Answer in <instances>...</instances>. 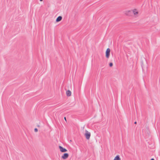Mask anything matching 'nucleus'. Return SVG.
Here are the masks:
<instances>
[{
	"label": "nucleus",
	"mask_w": 160,
	"mask_h": 160,
	"mask_svg": "<svg viewBox=\"0 0 160 160\" xmlns=\"http://www.w3.org/2000/svg\"><path fill=\"white\" fill-rule=\"evenodd\" d=\"M85 136L87 139H89L91 136V133L90 132L86 130L85 131Z\"/></svg>",
	"instance_id": "nucleus-1"
},
{
	"label": "nucleus",
	"mask_w": 160,
	"mask_h": 160,
	"mask_svg": "<svg viewBox=\"0 0 160 160\" xmlns=\"http://www.w3.org/2000/svg\"><path fill=\"white\" fill-rule=\"evenodd\" d=\"M110 51V49L109 48H108L106 51V57L107 58H108L109 57Z\"/></svg>",
	"instance_id": "nucleus-2"
},
{
	"label": "nucleus",
	"mask_w": 160,
	"mask_h": 160,
	"mask_svg": "<svg viewBox=\"0 0 160 160\" xmlns=\"http://www.w3.org/2000/svg\"><path fill=\"white\" fill-rule=\"evenodd\" d=\"M59 148L60 149V151L62 152H65L67 151V150L65 148H63L62 147L59 146Z\"/></svg>",
	"instance_id": "nucleus-3"
},
{
	"label": "nucleus",
	"mask_w": 160,
	"mask_h": 160,
	"mask_svg": "<svg viewBox=\"0 0 160 160\" xmlns=\"http://www.w3.org/2000/svg\"><path fill=\"white\" fill-rule=\"evenodd\" d=\"M69 156V155L68 153H65L62 157V158L63 159H66Z\"/></svg>",
	"instance_id": "nucleus-4"
},
{
	"label": "nucleus",
	"mask_w": 160,
	"mask_h": 160,
	"mask_svg": "<svg viewBox=\"0 0 160 160\" xmlns=\"http://www.w3.org/2000/svg\"><path fill=\"white\" fill-rule=\"evenodd\" d=\"M132 12L130 10H128V11H126L125 12V14L128 16H130Z\"/></svg>",
	"instance_id": "nucleus-5"
},
{
	"label": "nucleus",
	"mask_w": 160,
	"mask_h": 160,
	"mask_svg": "<svg viewBox=\"0 0 160 160\" xmlns=\"http://www.w3.org/2000/svg\"><path fill=\"white\" fill-rule=\"evenodd\" d=\"M62 16H58L56 19V22H59L62 19Z\"/></svg>",
	"instance_id": "nucleus-6"
},
{
	"label": "nucleus",
	"mask_w": 160,
	"mask_h": 160,
	"mask_svg": "<svg viewBox=\"0 0 160 160\" xmlns=\"http://www.w3.org/2000/svg\"><path fill=\"white\" fill-rule=\"evenodd\" d=\"M66 95L67 96L69 97L71 95V92L70 91L68 90L66 92Z\"/></svg>",
	"instance_id": "nucleus-7"
},
{
	"label": "nucleus",
	"mask_w": 160,
	"mask_h": 160,
	"mask_svg": "<svg viewBox=\"0 0 160 160\" xmlns=\"http://www.w3.org/2000/svg\"><path fill=\"white\" fill-rule=\"evenodd\" d=\"M114 160H121V158H120L119 156L118 155L114 158Z\"/></svg>",
	"instance_id": "nucleus-8"
},
{
	"label": "nucleus",
	"mask_w": 160,
	"mask_h": 160,
	"mask_svg": "<svg viewBox=\"0 0 160 160\" xmlns=\"http://www.w3.org/2000/svg\"><path fill=\"white\" fill-rule=\"evenodd\" d=\"M132 12L134 15H135L138 13V12L137 11V10L136 9H134L133 10Z\"/></svg>",
	"instance_id": "nucleus-9"
},
{
	"label": "nucleus",
	"mask_w": 160,
	"mask_h": 160,
	"mask_svg": "<svg viewBox=\"0 0 160 160\" xmlns=\"http://www.w3.org/2000/svg\"><path fill=\"white\" fill-rule=\"evenodd\" d=\"M109 65L110 67H111L113 66V63L112 62H110L109 64Z\"/></svg>",
	"instance_id": "nucleus-10"
},
{
	"label": "nucleus",
	"mask_w": 160,
	"mask_h": 160,
	"mask_svg": "<svg viewBox=\"0 0 160 160\" xmlns=\"http://www.w3.org/2000/svg\"><path fill=\"white\" fill-rule=\"evenodd\" d=\"M38 131V129L37 128H35L34 129V131L36 132H37Z\"/></svg>",
	"instance_id": "nucleus-11"
},
{
	"label": "nucleus",
	"mask_w": 160,
	"mask_h": 160,
	"mask_svg": "<svg viewBox=\"0 0 160 160\" xmlns=\"http://www.w3.org/2000/svg\"><path fill=\"white\" fill-rule=\"evenodd\" d=\"M64 120H65L66 121H66V117H64Z\"/></svg>",
	"instance_id": "nucleus-12"
},
{
	"label": "nucleus",
	"mask_w": 160,
	"mask_h": 160,
	"mask_svg": "<svg viewBox=\"0 0 160 160\" xmlns=\"http://www.w3.org/2000/svg\"><path fill=\"white\" fill-rule=\"evenodd\" d=\"M134 123L135 124H136L137 123V122L136 121H135L134 122Z\"/></svg>",
	"instance_id": "nucleus-13"
},
{
	"label": "nucleus",
	"mask_w": 160,
	"mask_h": 160,
	"mask_svg": "<svg viewBox=\"0 0 160 160\" xmlns=\"http://www.w3.org/2000/svg\"><path fill=\"white\" fill-rule=\"evenodd\" d=\"M150 160H154L153 158H152Z\"/></svg>",
	"instance_id": "nucleus-14"
},
{
	"label": "nucleus",
	"mask_w": 160,
	"mask_h": 160,
	"mask_svg": "<svg viewBox=\"0 0 160 160\" xmlns=\"http://www.w3.org/2000/svg\"><path fill=\"white\" fill-rule=\"evenodd\" d=\"M40 1H43V0H39Z\"/></svg>",
	"instance_id": "nucleus-15"
},
{
	"label": "nucleus",
	"mask_w": 160,
	"mask_h": 160,
	"mask_svg": "<svg viewBox=\"0 0 160 160\" xmlns=\"http://www.w3.org/2000/svg\"><path fill=\"white\" fill-rule=\"evenodd\" d=\"M38 127H40V126L38 125Z\"/></svg>",
	"instance_id": "nucleus-16"
}]
</instances>
